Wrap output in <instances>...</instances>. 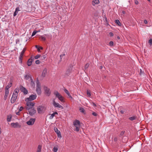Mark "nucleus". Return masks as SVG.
Instances as JSON below:
<instances>
[{"label": "nucleus", "instance_id": "obj_43", "mask_svg": "<svg viewBox=\"0 0 152 152\" xmlns=\"http://www.w3.org/2000/svg\"><path fill=\"white\" fill-rule=\"evenodd\" d=\"M109 35H110V37H112L113 36V33L112 32H110L109 33Z\"/></svg>", "mask_w": 152, "mask_h": 152}, {"label": "nucleus", "instance_id": "obj_22", "mask_svg": "<svg viewBox=\"0 0 152 152\" xmlns=\"http://www.w3.org/2000/svg\"><path fill=\"white\" fill-rule=\"evenodd\" d=\"M64 91L65 92V93L68 95V96H69V97L71 99H72V97L70 95V94L69 93L68 91L67 90H66V89H65L64 90Z\"/></svg>", "mask_w": 152, "mask_h": 152}, {"label": "nucleus", "instance_id": "obj_58", "mask_svg": "<svg viewBox=\"0 0 152 152\" xmlns=\"http://www.w3.org/2000/svg\"><path fill=\"white\" fill-rule=\"evenodd\" d=\"M105 20H107V17H106L105 18Z\"/></svg>", "mask_w": 152, "mask_h": 152}, {"label": "nucleus", "instance_id": "obj_44", "mask_svg": "<svg viewBox=\"0 0 152 152\" xmlns=\"http://www.w3.org/2000/svg\"><path fill=\"white\" fill-rule=\"evenodd\" d=\"M92 115H94V116H97V114L95 112H93L92 113Z\"/></svg>", "mask_w": 152, "mask_h": 152}, {"label": "nucleus", "instance_id": "obj_24", "mask_svg": "<svg viewBox=\"0 0 152 152\" xmlns=\"http://www.w3.org/2000/svg\"><path fill=\"white\" fill-rule=\"evenodd\" d=\"M12 118L11 115H10L7 116V121L8 122H10Z\"/></svg>", "mask_w": 152, "mask_h": 152}, {"label": "nucleus", "instance_id": "obj_35", "mask_svg": "<svg viewBox=\"0 0 152 152\" xmlns=\"http://www.w3.org/2000/svg\"><path fill=\"white\" fill-rule=\"evenodd\" d=\"M87 95H88L89 96H91V93H90V91H89L87 90Z\"/></svg>", "mask_w": 152, "mask_h": 152}, {"label": "nucleus", "instance_id": "obj_27", "mask_svg": "<svg viewBox=\"0 0 152 152\" xmlns=\"http://www.w3.org/2000/svg\"><path fill=\"white\" fill-rule=\"evenodd\" d=\"M42 147L40 145H39L37 148V152H41V151Z\"/></svg>", "mask_w": 152, "mask_h": 152}, {"label": "nucleus", "instance_id": "obj_51", "mask_svg": "<svg viewBox=\"0 0 152 152\" xmlns=\"http://www.w3.org/2000/svg\"><path fill=\"white\" fill-rule=\"evenodd\" d=\"M37 50H38V52H39L40 50V48L39 47L38 48H37Z\"/></svg>", "mask_w": 152, "mask_h": 152}, {"label": "nucleus", "instance_id": "obj_11", "mask_svg": "<svg viewBox=\"0 0 152 152\" xmlns=\"http://www.w3.org/2000/svg\"><path fill=\"white\" fill-rule=\"evenodd\" d=\"M11 126L14 128H20L21 125L18 123H12L11 124Z\"/></svg>", "mask_w": 152, "mask_h": 152}, {"label": "nucleus", "instance_id": "obj_30", "mask_svg": "<svg viewBox=\"0 0 152 152\" xmlns=\"http://www.w3.org/2000/svg\"><path fill=\"white\" fill-rule=\"evenodd\" d=\"M40 37L41 40L42 41H45L46 40L45 37H44V35L41 36Z\"/></svg>", "mask_w": 152, "mask_h": 152}, {"label": "nucleus", "instance_id": "obj_57", "mask_svg": "<svg viewBox=\"0 0 152 152\" xmlns=\"http://www.w3.org/2000/svg\"><path fill=\"white\" fill-rule=\"evenodd\" d=\"M117 38H118V39H120V37H117Z\"/></svg>", "mask_w": 152, "mask_h": 152}, {"label": "nucleus", "instance_id": "obj_45", "mask_svg": "<svg viewBox=\"0 0 152 152\" xmlns=\"http://www.w3.org/2000/svg\"><path fill=\"white\" fill-rule=\"evenodd\" d=\"M118 140V138L117 137H115L114 139V140L115 142H116Z\"/></svg>", "mask_w": 152, "mask_h": 152}, {"label": "nucleus", "instance_id": "obj_37", "mask_svg": "<svg viewBox=\"0 0 152 152\" xmlns=\"http://www.w3.org/2000/svg\"><path fill=\"white\" fill-rule=\"evenodd\" d=\"M124 133H125V131H122L121 132V133H120V135L121 136H123V135L124 134Z\"/></svg>", "mask_w": 152, "mask_h": 152}, {"label": "nucleus", "instance_id": "obj_36", "mask_svg": "<svg viewBox=\"0 0 152 152\" xmlns=\"http://www.w3.org/2000/svg\"><path fill=\"white\" fill-rule=\"evenodd\" d=\"M113 42H112V41H110L109 43V45L111 46H113Z\"/></svg>", "mask_w": 152, "mask_h": 152}, {"label": "nucleus", "instance_id": "obj_33", "mask_svg": "<svg viewBox=\"0 0 152 152\" xmlns=\"http://www.w3.org/2000/svg\"><path fill=\"white\" fill-rule=\"evenodd\" d=\"M89 64L88 63L86 64L85 66V69H87L89 66Z\"/></svg>", "mask_w": 152, "mask_h": 152}, {"label": "nucleus", "instance_id": "obj_54", "mask_svg": "<svg viewBox=\"0 0 152 152\" xmlns=\"http://www.w3.org/2000/svg\"><path fill=\"white\" fill-rule=\"evenodd\" d=\"M102 68H103V67H102V66H100V69H102Z\"/></svg>", "mask_w": 152, "mask_h": 152}, {"label": "nucleus", "instance_id": "obj_2", "mask_svg": "<svg viewBox=\"0 0 152 152\" xmlns=\"http://www.w3.org/2000/svg\"><path fill=\"white\" fill-rule=\"evenodd\" d=\"M36 91L38 95H39L41 94V85L38 78L36 80Z\"/></svg>", "mask_w": 152, "mask_h": 152}, {"label": "nucleus", "instance_id": "obj_15", "mask_svg": "<svg viewBox=\"0 0 152 152\" xmlns=\"http://www.w3.org/2000/svg\"><path fill=\"white\" fill-rule=\"evenodd\" d=\"M20 89L21 92H23L24 94L26 95L28 94V91L25 88L22 86Z\"/></svg>", "mask_w": 152, "mask_h": 152}, {"label": "nucleus", "instance_id": "obj_41", "mask_svg": "<svg viewBox=\"0 0 152 152\" xmlns=\"http://www.w3.org/2000/svg\"><path fill=\"white\" fill-rule=\"evenodd\" d=\"M7 96H8V95L5 94V95H4V100H6Z\"/></svg>", "mask_w": 152, "mask_h": 152}, {"label": "nucleus", "instance_id": "obj_48", "mask_svg": "<svg viewBox=\"0 0 152 152\" xmlns=\"http://www.w3.org/2000/svg\"><path fill=\"white\" fill-rule=\"evenodd\" d=\"M120 112L121 114H124V111L123 110H121L120 111Z\"/></svg>", "mask_w": 152, "mask_h": 152}, {"label": "nucleus", "instance_id": "obj_40", "mask_svg": "<svg viewBox=\"0 0 152 152\" xmlns=\"http://www.w3.org/2000/svg\"><path fill=\"white\" fill-rule=\"evenodd\" d=\"M148 42L151 45L152 44V39H150L149 40Z\"/></svg>", "mask_w": 152, "mask_h": 152}, {"label": "nucleus", "instance_id": "obj_46", "mask_svg": "<svg viewBox=\"0 0 152 152\" xmlns=\"http://www.w3.org/2000/svg\"><path fill=\"white\" fill-rule=\"evenodd\" d=\"M20 112L18 111V112H15V113L17 115H19L20 114Z\"/></svg>", "mask_w": 152, "mask_h": 152}, {"label": "nucleus", "instance_id": "obj_5", "mask_svg": "<svg viewBox=\"0 0 152 152\" xmlns=\"http://www.w3.org/2000/svg\"><path fill=\"white\" fill-rule=\"evenodd\" d=\"M37 97V96L36 94L34 95H31L28 98H27L25 99V101L26 102H31V101L35 99Z\"/></svg>", "mask_w": 152, "mask_h": 152}, {"label": "nucleus", "instance_id": "obj_16", "mask_svg": "<svg viewBox=\"0 0 152 152\" xmlns=\"http://www.w3.org/2000/svg\"><path fill=\"white\" fill-rule=\"evenodd\" d=\"M29 114L31 115H33L36 112V110L34 109H32L28 111Z\"/></svg>", "mask_w": 152, "mask_h": 152}, {"label": "nucleus", "instance_id": "obj_3", "mask_svg": "<svg viewBox=\"0 0 152 152\" xmlns=\"http://www.w3.org/2000/svg\"><path fill=\"white\" fill-rule=\"evenodd\" d=\"M73 124L75 127V130L76 132H78L80 127V121L79 120H76L74 121Z\"/></svg>", "mask_w": 152, "mask_h": 152}, {"label": "nucleus", "instance_id": "obj_23", "mask_svg": "<svg viewBox=\"0 0 152 152\" xmlns=\"http://www.w3.org/2000/svg\"><path fill=\"white\" fill-rule=\"evenodd\" d=\"M12 82L11 81H10V83L7 85L5 88L9 89L12 86Z\"/></svg>", "mask_w": 152, "mask_h": 152}, {"label": "nucleus", "instance_id": "obj_47", "mask_svg": "<svg viewBox=\"0 0 152 152\" xmlns=\"http://www.w3.org/2000/svg\"><path fill=\"white\" fill-rule=\"evenodd\" d=\"M144 23L145 24H147L148 23V22L147 20H144Z\"/></svg>", "mask_w": 152, "mask_h": 152}, {"label": "nucleus", "instance_id": "obj_9", "mask_svg": "<svg viewBox=\"0 0 152 152\" xmlns=\"http://www.w3.org/2000/svg\"><path fill=\"white\" fill-rule=\"evenodd\" d=\"M53 104L55 107H57L62 109L64 108L62 106L60 105L59 103L56 102L54 100L53 101Z\"/></svg>", "mask_w": 152, "mask_h": 152}, {"label": "nucleus", "instance_id": "obj_13", "mask_svg": "<svg viewBox=\"0 0 152 152\" xmlns=\"http://www.w3.org/2000/svg\"><path fill=\"white\" fill-rule=\"evenodd\" d=\"M34 58L32 57H31V58L29 59L27 63V65L28 66H30L32 64V63L33 61H34Z\"/></svg>", "mask_w": 152, "mask_h": 152}, {"label": "nucleus", "instance_id": "obj_8", "mask_svg": "<svg viewBox=\"0 0 152 152\" xmlns=\"http://www.w3.org/2000/svg\"><path fill=\"white\" fill-rule=\"evenodd\" d=\"M45 110V108L44 106H39L37 108V110L39 113H42Z\"/></svg>", "mask_w": 152, "mask_h": 152}, {"label": "nucleus", "instance_id": "obj_55", "mask_svg": "<svg viewBox=\"0 0 152 152\" xmlns=\"http://www.w3.org/2000/svg\"><path fill=\"white\" fill-rule=\"evenodd\" d=\"M39 47L40 48V49H41L42 50L43 49V48L42 47Z\"/></svg>", "mask_w": 152, "mask_h": 152}, {"label": "nucleus", "instance_id": "obj_10", "mask_svg": "<svg viewBox=\"0 0 152 152\" xmlns=\"http://www.w3.org/2000/svg\"><path fill=\"white\" fill-rule=\"evenodd\" d=\"M35 121V118H31L28 121H27L26 123L28 125L32 126L34 124Z\"/></svg>", "mask_w": 152, "mask_h": 152}, {"label": "nucleus", "instance_id": "obj_28", "mask_svg": "<svg viewBox=\"0 0 152 152\" xmlns=\"http://www.w3.org/2000/svg\"><path fill=\"white\" fill-rule=\"evenodd\" d=\"M79 110L81 112L83 113L84 114H86L85 110L82 107H80L79 108Z\"/></svg>", "mask_w": 152, "mask_h": 152}, {"label": "nucleus", "instance_id": "obj_39", "mask_svg": "<svg viewBox=\"0 0 152 152\" xmlns=\"http://www.w3.org/2000/svg\"><path fill=\"white\" fill-rule=\"evenodd\" d=\"M40 56L39 55H37L35 57V59H37L40 57Z\"/></svg>", "mask_w": 152, "mask_h": 152}, {"label": "nucleus", "instance_id": "obj_56", "mask_svg": "<svg viewBox=\"0 0 152 152\" xmlns=\"http://www.w3.org/2000/svg\"><path fill=\"white\" fill-rule=\"evenodd\" d=\"M37 31V32H39L40 31V30H39L37 31Z\"/></svg>", "mask_w": 152, "mask_h": 152}, {"label": "nucleus", "instance_id": "obj_14", "mask_svg": "<svg viewBox=\"0 0 152 152\" xmlns=\"http://www.w3.org/2000/svg\"><path fill=\"white\" fill-rule=\"evenodd\" d=\"M54 130L55 132L57 134L58 137L59 138H61V133L60 131L58 130V129L56 128H55L54 129Z\"/></svg>", "mask_w": 152, "mask_h": 152}, {"label": "nucleus", "instance_id": "obj_6", "mask_svg": "<svg viewBox=\"0 0 152 152\" xmlns=\"http://www.w3.org/2000/svg\"><path fill=\"white\" fill-rule=\"evenodd\" d=\"M43 88L45 94L48 96H50L51 93L50 89L45 86H44Z\"/></svg>", "mask_w": 152, "mask_h": 152}, {"label": "nucleus", "instance_id": "obj_34", "mask_svg": "<svg viewBox=\"0 0 152 152\" xmlns=\"http://www.w3.org/2000/svg\"><path fill=\"white\" fill-rule=\"evenodd\" d=\"M37 33V31H34L32 34L31 36H34Z\"/></svg>", "mask_w": 152, "mask_h": 152}, {"label": "nucleus", "instance_id": "obj_26", "mask_svg": "<svg viewBox=\"0 0 152 152\" xmlns=\"http://www.w3.org/2000/svg\"><path fill=\"white\" fill-rule=\"evenodd\" d=\"M137 118V117L135 116H133L129 118V119L131 121H133L136 119Z\"/></svg>", "mask_w": 152, "mask_h": 152}, {"label": "nucleus", "instance_id": "obj_31", "mask_svg": "<svg viewBox=\"0 0 152 152\" xmlns=\"http://www.w3.org/2000/svg\"><path fill=\"white\" fill-rule=\"evenodd\" d=\"M9 93V89L5 88V95H8Z\"/></svg>", "mask_w": 152, "mask_h": 152}, {"label": "nucleus", "instance_id": "obj_60", "mask_svg": "<svg viewBox=\"0 0 152 152\" xmlns=\"http://www.w3.org/2000/svg\"><path fill=\"white\" fill-rule=\"evenodd\" d=\"M149 2L150 1V0H148Z\"/></svg>", "mask_w": 152, "mask_h": 152}, {"label": "nucleus", "instance_id": "obj_49", "mask_svg": "<svg viewBox=\"0 0 152 152\" xmlns=\"http://www.w3.org/2000/svg\"><path fill=\"white\" fill-rule=\"evenodd\" d=\"M135 4H138V2L137 1H135Z\"/></svg>", "mask_w": 152, "mask_h": 152}, {"label": "nucleus", "instance_id": "obj_52", "mask_svg": "<svg viewBox=\"0 0 152 152\" xmlns=\"http://www.w3.org/2000/svg\"><path fill=\"white\" fill-rule=\"evenodd\" d=\"M26 50V49L25 48H24L22 51H24V52H25Z\"/></svg>", "mask_w": 152, "mask_h": 152}, {"label": "nucleus", "instance_id": "obj_12", "mask_svg": "<svg viewBox=\"0 0 152 152\" xmlns=\"http://www.w3.org/2000/svg\"><path fill=\"white\" fill-rule=\"evenodd\" d=\"M24 51H22L20 53V56L19 57V61L20 63H22V59L23 58V56L24 55Z\"/></svg>", "mask_w": 152, "mask_h": 152}, {"label": "nucleus", "instance_id": "obj_42", "mask_svg": "<svg viewBox=\"0 0 152 152\" xmlns=\"http://www.w3.org/2000/svg\"><path fill=\"white\" fill-rule=\"evenodd\" d=\"M35 63L37 64H40V61L39 60H36L35 61Z\"/></svg>", "mask_w": 152, "mask_h": 152}, {"label": "nucleus", "instance_id": "obj_53", "mask_svg": "<svg viewBox=\"0 0 152 152\" xmlns=\"http://www.w3.org/2000/svg\"><path fill=\"white\" fill-rule=\"evenodd\" d=\"M39 46H37V45H36V48H37V49L38 48H39Z\"/></svg>", "mask_w": 152, "mask_h": 152}, {"label": "nucleus", "instance_id": "obj_19", "mask_svg": "<svg viewBox=\"0 0 152 152\" xmlns=\"http://www.w3.org/2000/svg\"><path fill=\"white\" fill-rule=\"evenodd\" d=\"M24 79L26 80H28L30 79V80L32 78L31 76L29 74H27L25 75L24 76Z\"/></svg>", "mask_w": 152, "mask_h": 152}, {"label": "nucleus", "instance_id": "obj_38", "mask_svg": "<svg viewBox=\"0 0 152 152\" xmlns=\"http://www.w3.org/2000/svg\"><path fill=\"white\" fill-rule=\"evenodd\" d=\"M23 109V107H21L19 109L18 111H19V112H20Z\"/></svg>", "mask_w": 152, "mask_h": 152}, {"label": "nucleus", "instance_id": "obj_29", "mask_svg": "<svg viewBox=\"0 0 152 152\" xmlns=\"http://www.w3.org/2000/svg\"><path fill=\"white\" fill-rule=\"evenodd\" d=\"M115 22L119 26H121V24L119 20H115Z\"/></svg>", "mask_w": 152, "mask_h": 152}, {"label": "nucleus", "instance_id": "obj_4", "mask_svg": "<svg viewBox=\"0 0 152 152\" xmlns=\"http://www.w3.org/2000/svg\"><path fill=\"white\" fill-rule=\"evenodd\" d=\"M54 94L56 97L61 102H64V98L57 91H55L54 92Z\"/></svg>", "mask_w": 152, "mask_h": 152}, {"label": "nucleus", "instance_id": "obj_18", "mask_svg": "<svg viewBox=\"0 0 152 152\" xmlns=\"http://www.w3.org/2000/svg\"><path fill=\"white\" fill-rule=\"evenodd\" d=\"M99 3V0H93L92 2V5L94 6L96 4H98Z\"/></svg>", "mask_w": 152, "mask_h": 152}, {"label": "nucleus", "instance_id": "obj_50", "mask_svg": "<svg viewBox=\"0 0 152 152\" xmlns=\"http://www.w3.org/2000/svg\"><path fill=\"white\" fill-rule=\"evenodd\" d=\"M93 105L94 106L96 107V105L94 103H93Z\"/></svg>", "mask_w": 152, "mask_h": 152}, {"label": "nucleus", "instance_id": "obj_1", "mask_svg": "<svg viewBox=\"0 0 152 152\" xmlns=\"http://www.w3.org/2000/svg\"><path fill=\"white\" fill-rule=\"evenodd\" d=\"M19 91V90L18 89L16 88L15 90L11 99V102L12 103H13L16 100Z\"/></svg>", "mask_w": 152, "mask_h": 152}, {"label": "nucleus", "instance_id": "obj_32", "mask_svg": "<svg viewBox=\"0 0 152 152\" xmlns=\"http://www.w3.org/2000/svg\"><path fill=\"white\" fill-rule=\"evenodd\" d=\"M58 148H57L56 147H54V148H53V150L54 152H56L58 151Z\"/></svg>", "mask_w": 152, "mask_h": 152}, {"label": "nucleus", "instance_id": "obj_20", "mask_svg": "<svg viewBox=\"0 0 152 152\" xmlns=\"http://www.w3.org/2000/svg\"><path fill=\"white\" fill-rule=\"evenodd\" d=\"M47 72V69L46 68H45L42 72V76L43 77H45L46 75Z\"/></svg>", "mask_w": 152, "mask_h": 152}, {"label": "nucleus", "instance_id": "obj_21", "mask_svg": "<svg viewBox=\"0 0 152 152\" xmlns=\"http://www.w3.org/2000/svg\"><path fill=\"white\" fill-rule=\"evenodd\" d=\"M55 115H58V113L57 112H54L53 113L50 115V116L49 118L50 119H52Z\"/></svg>", "mask_w": 152, "mask_h": 152}, {"label": "nucleus", "instance_id": "obj_7", "mask_svg": "<svg viewBox=\"0 0 152 152\" xmlns=\"http://www.w3.org/2000/svg\"><path fill=\"white\" fill-rule=\"evenodd\" d=\"M35 103L30 102H27L26 105L27 106L26 108L27 110H29L32 108L34 105Z\"/></svg>", "mask_w": 152, "mask_h": 152}, {"label": "nucleus", "instance_id": "obj_17", "mask_svg": "<svg viewBox=\"0 0 152 152\" xmlns=\"http://www.w3.org/2000/svg\"><path fill=\"white\" fill-rule=\"evenodd\" d=\"M21 10L20 9V8L19 7H17L15 9V10L14 13V16H16L18 13L19 11H20Z\"/></svg>", "mask_w": 152, "mask_h": 152}, {"label": "nucleus", "instance_id": "obj_59", "mask_svg": "<svg viewBox=\"0 0 152 152\" xmlns=\"http://www.w3.org/2000/svg\"><path fill=\"white\" fill-rule=\"evenodd\" d=\"M44 35L47 36V35H48V34H45Z\"/></svg>", "mask_w": 152, "mask_h": 152}, {"label": "nucleus", "instance_id": "obj_25", "mask_svg": "<svg viewBox=\"0 0 152 152\" xmlns=\"http://www.w3.org/2000/svg\"><path fill=\"white\" fill-rule=\"evenodd\" d=\"M31 86L33 87H34L35 86V83L34 82L32 78H31Z\"/></svg>", "mask_w": 152, "mask_h": 152}]
</instances>
